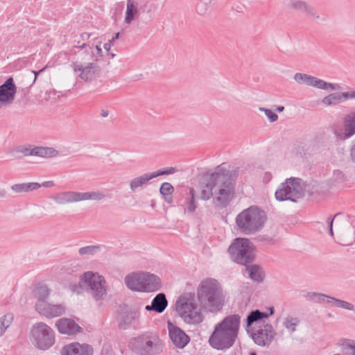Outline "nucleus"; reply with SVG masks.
Segmentation results:
<instances>
[{
	"label": "nucleus",
	"instance_id": "f257e3e1",
	"mask_svg": "<svg viewBox=\"0 0 355 355\" xmlns=\"http://www.w3.org/2000/svg\"><path fill=\"white\" fill-rule=\"evenodd\" d=\"M241 325V316L230 314L216 323L208 338L209 345L214 349L226 352L238 339Z\"/></svg>",
	"mask_w": 355,
	"mask_h": 355
},
{
	"label": "nucleus",
	"instance_id": "f03ea898",
	"mask_svg": "<svg viewBox=\"0 0 355 355\" xmlns=\"http://www.w3.org/2000/svg\"><path fill=\"white\" fill-rule=\"evenodd\" d=\"M200 306L209 313L220 311L225 304V295L220 282L214 278L202 280L197 288Z\"/></svg>",
	"mask_w": 355,
	"mask_h": 355
},
{
	"label": "nucleus",
	"instance_id": "7ed1b4c3",
	"mask_svg": "<svg viewBox=\"0 0 355 355\" xmlns=\"http://www.w3.org/2000/svg\"><path fill=\"white\" fill-rule=\"evenodd\" d=\"M268 220L266 212L257 205H251L241 211L235 218L237 230L249 235L259 232Z\"/></svg>",
	"mask_w": 355,
	"mask_h": 355
},
{
	"label": "nucleus",
	"instance_id": "20e7f679",
	"mask_svg": "<svg viewBox=\"0 0 355 355\" xmlns=\"http://www.w3.org/2000/svg\"><path fill=\"white\" fill-rule=\"evenodd\" d=\"M220 164L221 170L224 171L219 178L220 188L216 193L217 196L213 198V204L216 209L220 210L227 207L232 200L235 193V180L233 176L236 175V170L229 171Z\"/></svg>",
	"mask_w": 355,
	"mask_h": 355
},
{
	"label": "nucleus",
	"instance_id": "39448f33",
	"mask_svg": "<svg viewBox=\"0 0 355 355\" xmlns=\"http://www.w3.org/2000/svg\"><path fill=\"white\" fill-rule=\"evenodd\" d=\"M227 252L231 261L243 266L253 263L256 259L255 246L245 237L233 239L227 248Z\"/></svg>",
	"mask_w": 355,
	"mask_h": 355
},
{
	"label": "nucleus",
	"instance_id": "423d86ee",
	"mask_svg": "<svg viewBox=\"0 0 355 355\" xmlns=\"http://www.w3.org/2000/svg\"><path fill=\"white\" fill-rule=\"evenodd\" d=\"M78 288L87 291L95 300H103L107 295L104 277L91 271L84 273L79 280L78 286L71 285V289L74 292Z\"/></svg>",
	"mask_w": 355,
	"mask_h": 355
},
{
	"label": "nucleus",
	"instance_id": "0eeeda50",
	"mask_svg": "<svg viewBox=\"0 0 355 355\" xmlns=\"http://www.w3.org/2000/svg\"><path fill=\"white\" fill-rule=\"evenodd\" d=\"M29 338L31 343L40 350L49 349L55 343L53 330L42 322H37L32 326Z\"/></svg>",
	"mask_w": 355,
	"mask_h": 355
},
{
	"label": "nucleus",
	"instance_id": "6e6552de",
	"mask_svg": "<svg viewBox=\"0 0 355 355\" xmlns=\"http://www.w3.org/2000/svg\"><path fill=\"white\" fill-rule=\"evenodd\" d=\"M302 179L291 177L282 182L275 193V199L279 202L291 201L297 202L304 196L300 183Z\"/></svg>",
	"mask_w": 355,
	"mask_h": 355
},
{
	"label": "nucleus",
	"instance_id": "1a4fd4ad",
	"mask_svg": "<svg viewBox=\"0 0 355 355\" xmlns=\"http://www.w3.org/2000/svg\"><path fill=\"white\" fill-rule=\"evenodd\" d=\"M127 287L137 292H153L155 291V277L146 272H136L125 277Z\"/></svg>",
	"mask_w": 355,
	"mask_h": 355
},
{
	"label": "nucleus",
	"instance_id": "9d476101",
	"mask_svg": "<svg viewBox=\"0 0 355 355\" xmlns=\"http://www.w3.org/2000/svg\"><path fill=\"white\" fill-rule=\"evenodd\" d=\"M17 158L28 156H37L44 158L55 157L59 155L58 150L51 147L35 146L33 145L17 146L10 151Z\"/></svg>",
	"mask_w": 355,
	"mask_h": 355
},
{
	"label": "nucleus",
	"instance_id": "9b49d317",
	"mask_svg": "<svg viewBox=\"0 0 355 355\" xmlns=\"http://www.w3.org/2000/svg\"><path fill=\"white\" fill-rule=\"evenodd\" d=\"M155 335L146 332L132 338L129 343L132 351L139 355H154Z\"/></svg>",
	"mask_w": 355,
	"mask_h": 355
},
{
	"label": "nucleus",
	"instance_id": "f8f14e48",
	"mask_svg": "<svg viewBox=\"0 0 355 355\" xmlns=\"http://www.w3.org/2000/svg\"><path fill=\"white\" fill-rule=\"evenodd\" d=\"M247 334L256 345L261 347H268L276 336L270 323L262 324Z\"/></svg>",
	"mask_w": 355,
	"mask_h": 355
},
{
	"label": "nucleus",
	"instance_id": "ddd939ff",
	"mask_svg": "<svg viewBox=\"0 0 355 355\" xmlns=\"http://www.w3.org/2000/svg\"><path fill=\"white\" fill-rule=\"evenodd\" d=\"M224 171L221 170L220 166H217L214 171L205 173L202 175V184L203 187L200 192V198L203 200H209L213 196V189L217 184H219V178Z\"/></svg>",
	"mask_w": 355,
	"mask_h": 355
},
{
	"label": "nucleus",
	"instance_id": "4468645a",
	"mask_svg": "<svg viewBox=\"0 0 355 355\" xmlns=\"http://www.w3.org/2000/svg\"><path fill=\"white\" fill-rule=\"evenodd\" d=\"M266 311H262L258 309L251 310L243 320V327L247 333L255 329L253 324H258L261 322L266 324V320L275 314V310L273 306L266 308Z\"/></svg>",
	"mask_w": 355,
	"mask_h": 355
},
{
	"label": "nucleus",
	"instance_id": "2eb2a0df",
	"mask_svg": "<svg viewBox=\"0 0 355 355\" xmlns=\"http://www.w3.org/2000/svg\"><path fill=\"white\" fill-rule=\"evenodd\" d=\"M140 313L138 309H132L125 304L120 306L116 315V321L121 329L130 328L138 320Z\"/></svg>",
	"mask_w": 355,
	"mask_h": 355
},
{
	"label": "nucleus",
	"instance_id": "dca6fc26",
	"mask_svg": "<svg viewBox=\"0 0 355 355\" xmlns=\"http://www.w3.org/2000/svg\"><path fill=\"white\" fill-rule=\"evenodd\" d=\"M71 67L75 73H78V76L82 80L91 82L99 72V67L96 62L83 64L81 62H73Z\"/></svg>",
	"mask_w": 355,
	"mask_h": 355
},
{
	"label": "nucleus",
	"instance_id": "f3484780",
	"mask_svg": "<svg viewBox=\"0 0 355 355\" xmlns=\"http://www.w3.org/2000/svg\"><path fill=\"white\" fill-rule=\"evenodd\" d=\"M168 336L172 344L178 349H184L190 342L191 338L180 327L168 320Z\"/></svg>",
	"mask_w": 355,
	"mask_h": 355
},
{
	"label": "nucleus",
	"instance_id": "a211bd4d",
	"mask_svg": "<svg viewBox=\"0 0 355 355\" xmlns=\"http://www.w3.org/2000/svg\"><path fill=\"white\" fill-rule=\"evenodd\" d=\"M35 308L41 315L49 319L61 316L65 313L67 310L64 303L53 304L47 301H41L40 303H35Z\"/></svg>",
	"mask_w": 355,
	"mask_h": 355
},
{
	"label": "nucleus",
	"instance_id": "6ab92c4d",
	"mask_svg": "<svg viewBox=\"0 0 355 355\" xmlns=\"http://www.w3.org/2000/svg\"><path fill=\"white\" fill-rule=\"evenodd\" d=\"M343 123L344 131L340 132L335 130L334 133L338 139L345 141L355 135V112H350L346 114L343 117Z\"/></svg>",
	"mask_w": 355,
	"mask_h": 355
},
{
	"label": "nucleus",
	"instance_id": "aec40b11",
	"mask_svg": "<svg viewBox=\"0 0 355 355\" xmlns=\"http://www.w3.org/2000/svg\"><path fill=\"white\" fill-rule=\"evenodd\" d=\"M55 327L59 333L67 336H75L83 331V328L75 320L67 318H62L57 320Z\"/></svg>",
	"mask_w": 355,
	"mask_h": 355
},
{
	"label": "nucleus",
	"instance_id": "412c9836",
	"mask_svg": "<svg viewBox=\"0 0 355 355\" xmlns=\"http://www.w3.org/2000/svg\"><path fill=\"white\" fill-rule=\"evenodd\" d=\"M17 93V86L12 77H9L1 85H0V103H12Z\"/></svg>",
	"mask_w": 355,
	"mask_h": 355
},
{
	"label": "nucleus",
	"instance_id": "4be33fe9",
	"mask_svg": "<svg viewBox=\"0 0 355 355\" xmlns=\"http://www.w3.org/2000/svg\"><path fill=\"white\" fill-rule=\"evenodd\" d=\"M202 309H204V308H201V306L198 308V304L196 303L185 311H182L179 316L187 324H198L204 319V316L201 313Z\"/></svg>",
	"mask_w": 355,
	"mask_h": 355
},
{
	"label": "nucleus",
	"instance_id": "5701e85b",
	"mask_svg": "<svg viewBox=\"0 0 355 355\" xmlns=\"http://www.w3.org/2000/svg\"><path fill=\"white\" fill-rule=\"evenodd\" d=\"M93 347L88 344L73 343L65 345L61 351L62 355H92Z\"/></svg>",
	"mask_w": 355,
	"mask_h": 355
},
{
	"label": "nucleus",
	"instance_id": "b1692460",
	"mask_svg": "<svg viewBox=\"0 0 355 355\" xmlns=\"http://www.w3.org/2000/svg\"><path fill=\"white\" fill-rule=\"evenodd\" d=\"M349 98H355V91L331 93L324 97L322 103L327 106L336 105Z\"/></svg>",
	"mask_w": 355,
	"mask_h": 355
},
{
	"label": "nucleus",
	"instance_id": "393cba45",
	"mask_svg": "<svg viewBox=\"0 0 355 355\" xmlns=\"http://www.w3.org/2000/svg\"><path fill=\"white\" fill-rule=\"evenodd\" d=\"M155 178V171L151 173H144L140 176L132 178L130 182V189L132 192L141 190L146 187L149 182Z\"/></svg>",
	"mask_w": 355,
	"mask_h": 355
},
{
	"label": "nucleus",
	"instance_id": "a878e982",
	"mask_svg": "<svg viewBox=\"0 0 355 355\" xmlns=\"http://www.w3.org/2000/svg\"><path fill=\"white\" fill-rule=\"evenodd\" d=\"M51 198L59 205L79 202L78 191H66L57 193Z\"/></svg>",
	"mask_w": 355,
	"mask_h": 355
},
{
	"label": "nucleus",
	"instance_id": "bb28decb",
	"mask_svg": "<svg viewBox=\"0 0 355 355\" xmlns=\"http://www.w3.org/2000/svg\"><path fill=\"white\" fill-rule=\"evenodd\" d=\"M244 266L245 267V270L248 273L249 279L257 284L263 282L266 273L263 268L260 265L252 263H248Z\"/></svg>",
	"mask_w": 355,
	"mask_h": 355
},
{
	"label": "nucleus",
	"instance_id": "cd10ccee",
	"mask_svg": "<svg viewBox=\"0 0 355 355\" xmlns=\"http://www.w3.org/2000/svg\"><path fill=\"white\" fill-rule=\"evenodd\" d=\"M194 304H196L194 302V294L186 293L181 295L175 302V310L180 315L182 311H185Z\"/></svg>",
	"mask_w": 355,
	"mask_h": 355
},
{
	"label": "nucleus",
	"instance_id": "c85d7f7f",
	"mask_svg": "<svg viewBox=\"0 0 355 355\" xmlns=\"http://www.w3.org/2000/svg\"><path fill=\"white\" fill-rule=\"evenodd\" d=\"M187 189H185V195L187 197L184 200V213L187 211L190 214H193L196 211L198 207V203L196 199V191L193 187H189V191L187 192Z\"/></svg>",
	"mask_w": 355,
	"mask_h": 355
},
{
	"label": "nucleus",
	"instance_id": "c756f323",
	"mask_svg": "<svg viewBox=\"0 0 355 355\" xmlns=\"http://www.w3.org/2000/svg\"><path fill=\"white\" fill-rule=\"evenodd\" d=\"M159 192L164 202H166L168 205L173 206V203L174 202V187L170 182H164L161 184L159 189Z\"/></svg>",
	"mask_w": 355,
	"mask_h": 355
},
{
	"label": "nucleus",
	"instance_id": "7c9ffc66",
	"mask_svg": "<svg viewBox=\"0 0 355 355\" xmlns=\"http://www.w3.org/2000/svg\"><path fill=\"white\" fill-rule=\"evenodd\" d=\"M138 14V3L135 0H128L125 22L130 24Z\"/></svg>",
	"mask_w": 355,
	"mask_h": 355
},
{
	"label": "nucleus",
	"instance_id": "2f4dec72",
	"mask_svg": "<svg viewBox=\"0 0 355 355\" xmlns=\"http://www.w3.org/2000/svg\"><path fill=\"white\" fill-rule=\"evenodd\" d=\"M78 198L79 202L85 200L101 201L105 198V193L100 191L78 192Z\"/></svg>",
	"mask_w": 355,
	"mask_h": 355
},
{
	"label": "nucleus",
	"instance_id": "473e14b6",
	"mask_svg": "<svg viewBox=\"0 0 355 355\" xmlns=\"http://www.w3.org/2000/svg\"><path fill=\"white\" fill-rule=\"evenodd\" d=\"M33 293L34 297L37 300L36 303H40L41 301H46V300L50 294V290L46 286L37 285L34 288Z\"/></svg>",
	"mask_w": 355,
	"mask_h": 355
},
{
	"label": "nucleus",
	"instance_id": "72a5a7b5",
	"mask_svg": "<svg viewBox=\"0 0 355 355\" xmlns=\"http://www.w3.org/2000/svg\"><path fill=\"white\" fill-rule=\"evenodd\" d=\"M14 315L11 313H8L0 318V336H3L6 330L10 327Z\"/></svg>",
	"mask_w": 355,
	"mask_h": 355
},
{
	"label": "nucleus",
	"instance_id": "f704fd0d",
	"mask_svg": "<svg viewBox=\"0 0 355 355\" xmlns=\"http://www.w3.org/2000/svg\"><path fill=\"white\" fill-rule=\"evenodd\" d=\"M326 302L327 304H331L332 306L343 308V309H347V310H351L353 308L352 304H351L347 301H345V300H340L338 298H336L334 297L332 298H330V300H327Z\"/></svg>",
	"mask_w": 355,
	"mask_h": 355
},
{
	"label": "nucleus",
	"instance_id": "c9c22d12",
	"mask_svg": "<svg viewBox=\"0 0 355 355\" xmlns=\"http://www.w3.org/2000/svg\"><path fill=\"white\" fill-rule=\"evenodd\" d=\"M168 302L164 293H157V313H162L168 306Z\"/></svg>",
	"mask_w": 355,
	"mask_h": 355
},
{
	"label": "nucleus",
	"instance_id": "e433bc0d",
	"mask_svg": "<svg viewBox=\"0 0 355 355\" xmlns=\"http://www.w3.org/2000/svg\"><path fill=\"white\" fill-rule=\"evenodd\" d=\"M101 250V246L100 245H87L80 248L78 250V253L80 256L85 255H94Z\"/></svg>",
	"mask_w": 355,
	"mask_h": 355
},
{
	"label": "nucleus",
	"instance_id": "4c0bfd02",
	"mask_svg": "<svg viewBox=\"0 0 355 355\" xmlns=\"http://www.w3.org/2000/svg\"><path fill=\"white\" fill-rule=\"evenodd\" d=\"M300 323L297 318L287 317L283 324L289 331L294 332L296 330L297 325Z\"/></svg>",
	"mask_w": 355,
	"mask_h": 355
},
{
	"label": "nucleus",
	"instance_id": "58836bf2",
	"mask_svg": "<svg viewBox=\"0 0 355 355\" xmlns=\"http://www.w3.org/2000/svg\"><path fill=\"white\" fill-rule=\"evenodd\" d=\"M312 76H313L306 73H296L294 75V80L300 84H305L306 85L310 86Z\"/></svg>",
	"mask_w": 355,
	"mask_h": 355
},
{
	"label": "nucleus",
	"instance_id": "ea45409f",
	"mask_svg": "<svg viewBox=\"0 0 355 355\" xmlns=\"http://www.w3.org/2000/svg\"><path fill=\"white\" fill-rule=\"evenodd\" d=\"M178 171L176 167L168 166L157 170V177L165 176L174 174Z\"/></svg>",
	"mask_w": 355,
	"mask_h": 355
},
{
	"label": "nucleus",
	"instance_id": "a19ab883",
	"mask_svg": "<svg viewBox=\"0 0 355 355\" xmlns=\"http://www.w3.org/2000/svg\"><path fill=\"white\" fill-rule=\"evenodd\" d=\"M327 81L318 78L315 76H312L311 80L310 82V86L325 90Z\"/></svg>",
	"mask_w": 355,
	"mask_h": 355
},
{
	"label": "nucleus",
	"instance_id": "79ce46f5",
	"mask_svg": "<svg viewBox=\"0 0 355 355\" xmlns=\"http://www.w3.org/2000/svg\"><path fill=\"white\" fill-rule=\"evenodd\" d=\"M261 111L264 112L266 116L268 119L270 123L275 122L278 119V115L271 110L270 109L266 108V107H260L259 109Z\"/></svg>",
	"mask_w": 355,
	"mask_h": 355
},
{
	"label": "nucleus",
	"instance_id": "37998d69",
	"mask_svg": "<svg viewBox=\"0 0 355 355\" xmlns=\"http://www.w3.org/2000/svg\"><path fill=\"white\" fill-rule=\"evenodd\" d=\"M307 3L305 1H291V7L294 10H300L302 12L305 11L306 9H307Z\"/></svg>",
	"mask_w": 355,
	"mask_h": 355
},
{
	"label": "nucleus",
	"instance_id": "c03bdc74",
	"mask_svg": "<svg viewBox=\"0 0 355 355\" xmlns=\"http://www.w3.org/2000/svg\"><path fill=\"white\" fill-rule=\"evenodd\" d=\"M342 214H343L342 212H338L334 216H330L327 218V223L328 232H329V235L331 236L332 237L334 236V231H333L334 220L337 216H338L339 215H341Z\"/></svg>",
	"mask_w": 355,
	"mask_h": 355
},
{
	"label": "nucleus",
	"instance_id": "a18cd8bd",
	"mask_svg": "<svg viewBox=\"0 0 355 355\" xmlns=\"http://www.w3.org/2000/svg\"><path fill=\"white\" fill-rule=\"evenodd\" d=\"M173 200L175 202V204L177 206L184 207L185 198H184V194L179 192V191L178 189H177L176 192L175 193V196H174Z\"/></svg>",
	"mask_w": 355,
	"mask_h": 355
},
{
	"label": "nucleus",
	"instance_id": "49530a36",
	"mask_svg": "<svg viewBox=\"0 0 355 355\" xmlns=\"http://www.w3.org/2000/svg\"><path fill=\"white\" fill-rule=\"evenodd\" d=\"M257 240L261 242H264L268 244H274L275 239L274 236H269L268 234H260L257 236Z\"/></svg>",
	"mask_w": 355,
	"mask_h": 355
},
{
	"label": "nucleus",
	"instance_id": "de8ad7c7",
	"mask_svg": "<svg viewBox=\"0 0 355 355\" xmlns=\"http://www.w3.org/2000/svg\"><path fill=\"white\" fill-rule=\"evenodd\" d=\"M12 191L17 193H26L25 182L14 184L10 187Z\"/></svg>",
	"mask_w": 355,
	"mask_h": 355
},
{
	"label": "nucleus",
	"instance_id": "09e8293b",
	"mask_svg": "<svg viewBox=\"0 0 355 355\" xmlns=\"http://www.w3.org/2000/svg\"><path fill=\"white\" fill-rule=\"evenodd\" d=\"M26 192L32 191L41 187L40 183L37 182H25Z\"/></svg>",
	"mask_w": 355,
	"mask_h": 355
},
{
	"label": "nucleus",
	"instance_id": "8fccbe9b",
	"mask_svg": "<svg viewBox=\"0 0 355 355\" xmlns=\"http://www.w3.org/2000/svg\"><path fill=\"white\" fill-rule=\"evenodd\" d=\"M342 345L345 348L351 349L354 352L355 350V340L350 339H344Z\"/></svg>",
	"mask_w": 355,
	"mask_h": 355
},
{
	"label": "nucleus",
	"instance_id": "3c124183",
	"mask_svg": "<svg viewBox=\"0 0 355 355\" xmlns=\"http://www.w3.org/2000/svg\"><path fill=\"white\" fill-rule=\"evenodd\" d=\"M304 12L307 15L311 16V17H312L314 19H319L320 18V16L316 13L315 10V8L311 7L309 4L307 5V9L305 10Z\"/></svg>",
	"mask_w": 355,
	"mask_h": 355
},
{
	"label": "nucleus",
	"instance_id": "603ef678",
	"mask_svg": "<svg viewBox=\"0 0 355 355\" xmlns=\"http://www.w3.org/2000/svg\"><path fill=\"white\" fill-rule=\"evenodd\" d=\"M196 11L200 15L205 13L207 8H205V3L203 1H200L196 4Z\"/></svg>",
	"mask_w": 355,
	"mask_h": 355
},
{
	"label": "nucleus",
	"instance_id": "864d4df0",
	"mask_svg": "<svg viewBox=\"0 0 355 355\" xmlns=\"http://www.w3.org/2000/svg\"><path fill=\"white\" fill-rule=\"evenodd\" d=\"M317 296H318V297L316 298L315 302H318V303L324 302L326 298L328 299V300H330V298L333 297L329 296L328 295L323 294V293H318V295Z\"/></svg>",
	"mask_w": 355,
	"mask_h": 355
},
{
	"label": "nucleus",
	"instance_id": "5fc2aeb1",
	"mask_svg": "<svg viewBox=\"0 0 355 355\" xmlns=\"http://www.w3.org/2000/svg\"><path fill=\"white\" fill-rule=\"evenodd\" d=\"M317 295H318V293H316V292H309L306 295V298L308 300L315 301V302L316 298L318 297Z\"/></svg>",
	"mask_w": 355,
	"mask_h": 355
},
{
	"label": "nucleus",
	"instance_id": "6e6d98bb",
	"mask_svg": "<svg viewBox=\"0 0 355 355\" xmlns=\"http://www.w3.org/2000/svg\"><path fill=\"white\" fill-rule=\"evenodd\" d=\"M350 158L355 162V139L352 141V145L350 148Z\"/></svg>",
	"mask_w": 355,
	"mask_h": 355
},
{
	"label": "nucleus",
	"instance_id": "4d7b16f0",
	"mask_svg": "<svg viewBox=\"0 0 355 355\" xmlns=\"http://www.w3.org/2000/svg\"><path fill=\"white\" fill-rule=\"evenodd\" d=\"M272 177V175L270 172H268V171L264 173V176L263 178V182L264 184H268L271 180Z\"/></svg>",
	"mask_w": 355,
	"mask_h": 355
},
{
	"label": "nucleus",
	"instance_id": "13d9d810",
	"mask_svg": "<svg viewBox=\"0 0 355 355\" xmlns=\"http://www.w3.org/2000/svg\"><path fill=\"white\" fill-rule=\"evenodd\" d=\"M86 46H87L86 43H82V44H80V42H78V45H75V46H73V49H72V50H71V51H72V53H73L76 54V51H73V50L74 49H76V48H77V49H85Z\"/></svg>",
	"mask_w": 355,
	"mask_h": 355
},
{
	"label": "nucleus",
	"instance_id": "bf43d9fd",
	"mask_svg": "<svg viewBox=\"0 0 355 355\" xmlns=\"http://www.w3.org/2000/svg\"><path fill=\"white\" fill-rule=\"evenodd\" d=\"M41 187H52L55 185L54 182L53 180L45 181L40 184Z\"/></svg>",
	"mask_w": 355,
	"mask_h": 355
},
{
	"label": "nucleus",
	"instance_id": "052dcab7",
	"mask_svg": "<svg viewBox=\"0 0 355 355\" xmlns=\"http://www.w3.org/2000/svg\"><path fill=\"white\" fill-rule=\"evenodd\" d=\"M335 85H336V83H332L327 82L326 83L325 90L335 91Z\"/></svg>",
	"mask_w": 355,
	"mask_h": 355
},
{
	"label": "nucleus",
	"instance_id": "680f3d73",
	"mask_svg": "<svg viewBox=\"0 0 355 355\" xmlns=\"http://www.w3.org/2000/svg\"><path fill=\"white\" fill-rule=\"evenodd\" d=\"M229 355H242V349L241 347L239 346V348H236L232 351Z\"/></svg>",
	"mask_w": 355,
	"mask_h": 355
},
{
	"label": "nucleus",
	"instance_id": "e2e57ef3",
	"mask_svg": "<svg viewBox=\"0 0 355 355\" xmlns=\"http://www.w3.org/2000/svg\"><path fill=\"white\" fill-rule=\"evenodd\" d=\"M113 45V42H112V40H110L108 42L105 43L103 46V48L105 49V50H106L107 51H109L112 47V46Z\"/></svg>",
	"mask_w": 355,
	"mask_h": 355
},
{
	"label": "nucleus",
	"instance_id": "0e129e2a",
	"mask_svg": "<svg viewBox=\"0 0 355 355\" xmlns=\"http://www.w3.org/2000/svg\"><path fill=\"white\" fill-rule=\"evenodd\" d=\"M96 50L97 55L98 56H100V57L103 56V51L101 48V43L96 46Z\"/></svg>",
	"mask_w": 355,
	"mask_h": 355
},
{
	"label": "nucleus",
	"instance_id": "69168bd1",
	"mask_svg": "<svg viewBox=\"0 0 355 355\" xmlns=\"http://www.w3.org/2000/svg\"><path fill=\"white\" fill-rule=\"evenodd\" d=\"M162 287L161 279L157 276V291L160 290Z\"/></svg>",
	"mask_w": 355,
	"mask_h": 355
},
{
	"label": "nucleus",
	"instance_id": "338daca9",
	"mask_svg": "<svg viewBox=\"0 0 355 355\" xmlns=\"http://www.w3.org/2000/svg\"><path fill=\"white\" fill-rule=\"evenodd\" d=\"M90 36H91V34L90 33H83L80 35L81 38L83 40H87L89 38Z\"/></svg>",
	"mask_w": 355,
	"mask_h": 355
},
{
	"label": "nucleus",
	"instance_id": "774afa93",
	"mask_svg": "<svg viewBox=\"0 0 355 355\" xmlns=\"http://www.w3.org/2000/svg\"><path fill=\"white\" fill-rule=\"evenodd\" d=\"M284 110V107L282 105H278L275 108V111L280 113Z\"/></svg>",
	"mask_w": 355,
	"mask_h": 355
}]
</instances>
